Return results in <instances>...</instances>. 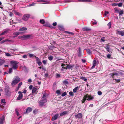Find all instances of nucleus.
Listing matches in <instances>:
<instances>
[{
    "label": "nucleus",
    "mask_w": 124,
    "mask_h": 124,
    "mask_svg": "<svg viewBox=\"0 0 124 124\" xmlns=\"http://www.w3.org/2000/svg\"><path fill=\"white\" fill-rule=\"evenodd\" d=\"M98 94L99 95H101L102 94V92L100 91H99L98 92Z\"/></svg>",
    "instance_id": "51"
},
{
    "label": "nucleus",
    "mask_w": 124,
    "mask_h": 124,
    "mask_svg": "<svg viewBox=\"0 0 124 124\" xmlns=\"http://www.w3.org/2000/svg\"><path fill=\"white\" fill-rule=\"evenodd\" d=\"M5 95L7 97H9L11 95V92L10 89L8 85L6 86L4 89Z\"/></svg>",
    "instance_id": "1"
},
{
    "label": "nucleus",
    "mask_w": 124,
    "mask_h": 124,
    "mask_svg": "<svg viewBox=\"0 0 124 124\" xmlns=\"http://www.w3.org/2000/svg\"><path fill=\"white\" fill-rule=\"evenodd\" d=\"M108 11H105V13H104V15L105 16H107V14H108Z\"/></svg>",
    "instance_id": "58"
},
{
    "label": "nucleus",
    "mask_w": 124,
    "mask_h": 124,
    "mask_svg": "<svg viewBox=\"0 0 124 124\" xmlns=\"http://www.w3.org/2000/svg\"><path fill=\"white\" fill-rule=\"evenodd\" d=\"M61 90H57L56 91V93H57L58 95H60L61 94Z\"/></svg>",
    "instance_id": "28"
},
{
    "label": "nucleus",
    "mask_w": 124,
    "mask_h": 124,
    "mask_svg": "<svg viewBox=\"0 0 124 124\" xmlns=\"http://www.w3.org/2000/svg\"><path fill=\"white\" fill-rule=\"evenodd\" d=\"M15 14L16 15H17L19 16H20L22 15V14L20 13L19 12H15Z\"/></svg>",
    "instance_id": "36"
},
{
    "label": "nucleus",
    "mask_w": 124,
    "mask_h": 124,
    "mask_svg": "<svg viewBox=\"0 0 124 124\" xmlns=\"http://www.w3.org/2000/svg\"><path fill=\"white\" fill-rule=\"evenodd\" d=\"M15 111L16 113L17 116H18L19 115V114L18 112V110L17 108H16L15 110Z\"/></svg>",
    "instance_id": "23"
},
{
    "label": "nucleus",
    "mask_w": 124,
    "mask_h": 124,
    "mask_svg": "<svg viewBox=\"0 0 124 124\" xmlns=\"http://www.w3.org/2000/svg\"><path fill=\"white\" fill-rule=\"evenodd\" d=\"M87 98H88L87 99V100L90 101L93 99L94 98V97L91 96H90L88 94H87L86 95L84 96L82 100L81 101L82 103H84L86 100Z\"/></svg>",
    "instance_id": "3"
},
{
    "label": "nucleus",
    "mask_w": 124,
    "mask_h": 124,
    "mask_svg": "<svg viewBox=\"0 0 124 124\" xmlns=\"http://www.w3.org/2000/svg\"><path fill=\"white\" fill-rule=\"evenodd\" d=\"M32 37L31 35L30 34L23 35V40L26 39L30 38Z\"/></svg>",
    "instance_id": "7"
},
{
    "label": "nucleus",
    "mask_w": 124,
    "mask_h": 124,
    "mask_svg": "<svg viewBox=\"0 0 124 124\" xmlns=\"http://www.w3.org/2000/svg\"><path fill=\"white\" fill-rule=\"evenodd\" d=\"M109 46L107 44H106L105 45V46H104V47L107 50V49H108V48H109Z\"/></svg>",
    "instance_id": "33"
},
{
    "label": "nucleus",
    "mask_w": 124,
    "mask_h": 124,
    "mask_svg": "<svg viewBox=\"0 0 124 124\" xmlns=\"http://www.w3.org/2000/svg\"><path fill=\"white\" fill-rule=\"evenodd\" d=\"M78 56L79 57H80L81 55V50L80 47H79L78 48Z\"/></svg>",
    "instance_id": "13"
},
{
    "label": "nucleus",
    "mask_w": 124,
    "mask_h": 124,
    "mask_svg": "<svg viewBox=\"0 0 124 124\" xmlns=\"http://www.w3.org/2000/svg\"><path fill=\"white\" fill-rule=\"evenodd\" d=\"M34 57L36 58V61L37 62L40 61V59L38 57H36V56H35Z\"/></svg>",
    "instance_id": "37"
},
{
    "label": "nucleus",
    "mask_w": 124,
    "mask_h": 124,
    "mask_svg": "<svg viewBox=\"0 0 124 124\" xmlns=\"http://www.w3.org/2000/svg\"><path fill=\"white\" fill-rule=\"evenodd\" d=\"M81 79L84 80L86 82L87 81V79L85 78V77H82L80 78Z\"/></svg>",
    "instance_id": "27"
},
{
    "label": "nucleus",
    "mask_w": 124,
    "mask_h": 124,
    "mask_svg": "<svg viewBox=\"0 0 124 124\" xmlns=\"http://www.w3.org/2000/svg\"><path fill=\"white\" fill-rule=\"evenodd\" d=\"M29 56L30 57H34L35 55H34V54H29Z\"/></svg>",
    "instance_id": "43"
},
{
    "label": "nucleus",
    "mask_w": 124,
    "mask_h": 124,
    "mask_svg": "<svg viewBox=\"0 0 124 124\" xmlns=\"http://www.w3.org/2000/svg\"><path fill=\"white\" fill-rule=\"evenodd\" d=\"M1 102L3 103H6L5 101V99H2L1 100Z\"/></svg>",
    "instance_id": "44"
},
{
    "label": "nucleus",
    "mask_w": 124,
    "mask_h": 124,
    "mask_svg": "<svg viewBox=\"0 0 124 124\" xmlns=\"http://www.w3.org/2000/svg\"><path fill=\"white\" fill-rule=\"evenodd\" d=\"M8 30H6L5 31H3V32H2V33L0 34V35H4L5 34H7L8 32Z\"/></svg>",
    "instance_id": "19"
},
{
    "label": "nucleus",
    "mask_w": 124,
    "mask_h": 124,
    "mask_svg": "<svg viewBox=\"0 0 124 124\" xmlns=\"http://www.w3.org/2000/svg\"><path fill=\"white\" fill-rule=\"evenodd\" d=\"M78 88V86L76 87L74 89H73V92L74 93H76Z\"/></svg>",
    "instance_id": "34"
},
{
    "label": "nucleus",
    "mask_w": 124,
    "mask_h": 124,
    "mask_svg": "<svg viewBox=\"0 0 124 124\" xmlns=\"http://www.w3.org/2000/svg\"><path fill=\"white\" fill-rule=\"evenodd\" d=\"M86 51L88 54H90L91 53V51L90 49H86Z\"/></svg>",
    "instance_id": "30"
},
{
    "label": "nucleus",
    "mask_w": 124,
    "mask_h": 124,
    "mask_svg": "<svg viewBox=\"0 0 124 124\" xmlns=\"http://www.w3.org/2000/svg\"><path fill=\"white\" fill-rule=\"evenodd\" d=\"M37 63H38V65L39 66H40L42 64L41 62L40 61L38 62H37Z\"/></svg>",
    "instance_id": "50"
},
{
    "label": "nucleus",
    "mask_w": 124,
    "mask_h": 124,
    "mask_svg": "<svg viewBox=\"0 0 124 124\" xmlns=\"http://www.w3.org/2000/svg\"><path fill=\"white\" fill-rule=\"evenodd\" d=\"M93 65L91 67V69H93L96 66V61L95 60H94L93 62Z\"/></svg>",
    "instance_id": "15"
},
{
    "label": "nucleus",
    "mask_w": 124,
    "mask_h": 124,
    "mask_svg": "<svg viewBox=\"0 0 124 124\" xmlns=\"http://www.w3.org/2000/svg\"><path fill=\"white\" fill-rule=\"evenodd\" d=\"M92 23L93 24H96L97 23L96 21H95L94 22H93Z\"/></svg>",
    "instance_id": "63"
},
{
    "label": "nucleus",
    "mask_w": 124,
    "mask_h": 124,
    "mask_svg": "<svg viewBox=\"0 0 124 124\" xmlns=\"http://www.w3.org/2000/svg\"><path fill=\"white\" fill-rule=\"evenodd\" d=\"M118 33L119 35L121 36H123L124 35V31H118Z\"/></svg>",
    "instance_id": "20"
},
{
    "label": "nucleus",
    "mask_w": 124,
    "mask_h": 124,
    "mask_svg": "<svg viewBox=\"0 0 124 124\" xmlns=\"http://www.w3.org/2000/svg\"><path fill=\"white\" fill-rule=\"evenodd\" d=\"M27 30V28L25 27H23L20 28L19 30V31H26Z\"/></svg>",
    "instance_id": "21"
},
{
    "label": "nucleus",
    "mask_w": 124,
    "mask_h": 124,
    "mask_svg": "<svg viewBox=\"0 0 124 124\" xmlns=\"http://www.w3.org/2000/svg\"><path fill=\"white\" fill-rule=\"evenodd\" d=\"M114 80H115L116 82H118L120 81V79H114Z\"/></svg>",
    "instance_id": "57"
},
{
    "label": "nucleus",
    "mask_w": 124,
    "mask_h": 124,
    "mask_svg": "<svg viewBox=\"0 0 124 124\" xmlns=\"http://www.w3.org/2000/svg\"><path fill=\"white\" fill-rule=\"evenodd\" d=\"M73 66V65H68L66 67H65V68L66 69H70L72 68Z\"/></svg>",
    "instance_id": "16"
},
{
    "label": "nucleus",
    "mask_w": 124,
    "mask_h": 124,
    "mask_svg": "<svg viewBox=\"0 0 124 124\" xmlns=\"http://www.w3.org/2000/svg\"><path fill=\"white\" fill-rule=\"evenodd\" d=\"M6 40L7 41H8L9 42H12V41L11 40H9L8 39H6Z\"/></svg>",
    "instance_id": "62"
},
{
    "label": "nucleus",
    "mask_w": 124,
    "mask_h": 124,
    "mask_svg": "<svg viewBox=\"0 0 124 124\" xmlns=\"http://www.w3.org/2000/svg\"><path fill=\"white\" fill-rule=\"evenodd\" d=\"M123 10H121L119 12V15H122L123 14Z\"/></svg>",
    "instance_id": "46"
},
{
    "label": "nucleus",
    "mask_w": 124,
    "mask_h": 124,
    "mask_svg": "<svg viewBox=\"0 0 124 124\" xmlns=\"http://www.w3.org/2000/svg\"><path fill=\"white\" fill-rule=\"evenodd\" d=\"M67 95V93L66 92H64L63 93H62V96H64Z\"/></svg>",
    "instance_id": "56"
},
{
    "label": "nucleus",
    "mask_w": 124,
    "mask_h": 124,
    "mask_svg": "<svg viewBox=\"0 0 124 124\" xmlns=\"http://www.w3.org/2000/svg\"><path fill=\"white\" fill-rule=\"evenodd\" d=\"M59 115V114H55L54 116H52V120L53 121L56 120L57 118Z\"/></svg>",
    "instance_id": "10"
},
{
    "label": "nucleus",
    "mask_w": 124,
    "mask_h": 124,
    "mask_svg": "<svg viewBox=\"0 0 124 124\" xmlns=\"http://www.w3.org/2000/svg\"><path fill=\"white\" fill-rule=\"evenodd\" d=\"M82 113H79L77 115L75 116V118L80 119L82 117Z\"/></svg>",
    "instance_id": "9"
},
{
    "label": "nucleus",
    "mask_w": 124,
    "mask_h": 124,
    "mask_svg": "<svg viewBox=\"0 0 124 124\" xmlns=\"http://www.w3.org/2000/svg\"><path fill=\"white\" fill-rule=\"evenodd\" d=\"M32 110V108L30 107H28L27 108L26 111L24 113V114H28V113H30L31 112Z\"/></svg>",
    "instance_id": "8"
},
{
    "label": "nucleus",
    "mask_w": 124,
    "mask_h": 124,
    "mask_svg": "<svg viewBox=\"0 0 124 124\" xmlns=\"http://www.w3.org/2000/svg\"><path fill=\"white\" fill-rule=\"evenodd\" d=\"M23 58H27V55H24L23 56Z\"/></svg>",
    "instance_id": "61"
},
{
    "label": "nucleus",
    "mask_w": 124,
    "mask_h": 124,
    "mask_svg": "<svg viewBox=\"0 0 124 124\" xmlns=\"http://www.w3.org/2000/svg\"><path fill=\"white\" fill-rule=\"evenodd\" d=\"M62 60H64V61H62V62L63 63H66L67 62V60L66 59H62Z\"/></svg>",
    "instance_id": "42"
},
{
    "label": "nucleus",
    "mask_w": 124,
    "mask_h": 124,
    "mask_svg": "<svg viewBox=\"0 0 124 124\" xmlns=\"http://www.w3.org/2000/svg\"><path fill=\"white\" fill-rule=\"evenodd\" d=\"M93 65L91 67V69H93L96 66V61L95 60H94L93 62Z\"/></svg>",
    "instance_id": "14"
},
{
    "label": "nucleus",
    "mask_w": 124,
    "mask_h": 124,
    "mask_svg": "<svg viewBox=\"0 0 124 124\" xmlns=\"http://www.w3.org/2000/svg\"><path fill=\"white\" fill-rule=\"evenodd\" d=\"M20 78L18 76L15 77L11 83V85L13 87L14 86L20 81Z\"/></svg>",
    "instance_id": "2"
},
{
    "label": "nucleus",
    "mask_w": 124,
    "mask_h": 124,
    "mask_svg": "<svg viewBox=\"0 0 124 124\" xmlns=\"http://www.w3.org/2000/svg\"><path fill=\"white\" fill-rule=\"evenodd\" d=\"M20 32H16L14 33L13 34V35L15 36L13 37V38H15L19 35Z\"/></svg>",
    "instance_id": "17"
},
{
    "label": "nucleus",
    "mask_w": 124,
    "mask_h": 124,
    "mask_svg": "<svg viewBox=\"0 0 124 124\" xmlns=\"http://www.w3.org/2000/svg\"><path fill=\"white\" fill-rule=\"evenodd\" d=\"M78 0L87 2H91L92 1L91 0Z\"/></svg>",
    "instance_id": "18"
},
{
    "label": "nucleus",
    "mask_w": 124,
    "mask_h": 124,
    "mask_svg": "<svg viewBox=\"0 0 124 124\" xmlns=\"http://www.w3.org/2000/svg\"><path fill=\"white\" fill-rule=\"evenodd\" d=\"M68 114V112L67 111H64L62 112V116L66 115Z\"/></svg>",
    "instance_id": "29"
},
{
    "label": "nucleus",
    "mask_w": 124,
    "mask_h": 124,
    "mask_svg": "<svg viewBox=\"0 0 124 124\" xmlns=\"http://www.w3.org/2000/svg\"><path fill=\"white\" fill-rule=\"evenodd\" d=\"M114 4H115V6H116L117 5L119 7H121L122 5V3H120L118 4H116V3H114Z\"/></svg>",
    "instance_id": "31"
},
{
    "label": "nucleus",
    "mask_w": 124,
    "mask_h": 124,
    "mask_svg": "<svg viewBox=\"0 0 124 124\" xmlns=\"http://www.w3.org/2000/svg\"><path fill=\"white\" fill-rule=\"evenodd\" d=\"M46 98V96L44 94L41 98L42 100L39 101V104L41 106H43L44 103L47 102V100Z\"/></svg>",
    "instance_id": "5"
},
{
    "label": "nucleus",
    "mask_w": 124,
    "mask_h": 124,
    "mask_svg": "<svg viewBox=\"0 0 124 124\" xmlns=\"http://www.w3.org/2000/svg\"><path fill=\"white\" fill-rule=\"evenodd\" d=\"M19 93H21L18 95L17 98V99L18 100H20L23 97V94L21 93V92H18Z\"/></svg>",
    "instance_id": "11"
},
{
    "label": "nucleus",
    "mask_w": 124,
    "mask_h": 124,
    "mask_svg": "<svg viewBox=\"0 0 124 124\" xmlns=\"http://www.w3.org/2000/svg\"><path fill=\"white\" fill-rule=\"evenodd\" d=\"M107 57L108 59H110L111 57V54H109L107 55Z\"/></svg>",
    "instance_id": "47"
},
{
    "label": "nucleus",
    "mask_w": 124,
    "mask_h": 124,
    "mask_svg": "<svg viewBox=\"0 0 124 124\" xmlns=\"http://www.w3.org/2000/svg\"><path fill=\"white\" fill-rule=\"evenodd\" d=\"M6 41H7L6 40V39H5V40H3L2 41H1V42H0V43L1 44H2Z\"/></svg>",
    "instance_id": "53"
},
{
    "label": "nucleus",
    "mask_w": 124,
    "mask_h": 124,
    "mask_svg": "<svg viewBox=\"0 0 124 124\" xmlns=\"http://www.w3.org/2000/svg\"><path fill=\"white\" fill-rule=\"evenodd\" d=\"M82 29L83 31H91V29L87 27H85L83 28H82Z\"/></svg>",
    "instance_id": "12"
},
{
    "label": "nucleus",
    "mask_w": 124,
    "mask_h": 124,
    "mask_svg": "<svg viewBox=\"0 0 124 124\" xmlns=\"http://www.w3.org/2000/svg\"><path fill=\"white\" fill-rule=\"evenodd\" d=\"M106 50L107 51L109 52V53H111L112 52L110 50V48H108V49H107Z\"/></svg>",
    "instance_id": "55"
},
{
    "label": "nucleus",
    "mask_w": 124,
    "mask_h": 124,
    "mask_svg": "<svg viewBox=\"0 0 124 124\" xmlns=\"http://www.w3.org/2000/svg\"><path fill=\"white\" fill-rule=\"evenodd\" d=\"M109 28L110 29L111 27V23L110 22H109L107 24Z\"/></svg>",
    "instance_id": "39"
},
{
    "label": "nucleus",
    "mask_w": 124,
    "mask_h": 124,
    "mask_svg": "<svg viewBox=\"0 0 124 124\" xmlns=\"http://www.w3.org/2000/svg\"><path fill=\"white\" fill-rule=\"evenodd\" d=\"M64 33H67L69 34H71L72 35H74V33L72 32H69L68 31H65L64 32Z\"/></svg>",
    "instance_id": "25"
},
{
    "label": "nucleus",
    "mask_w": 124,
    "mask_h": 124,
    "mask_svg": "<svg viewBox=\"0 0 124 124\" xmlns=\"http://www.w3.org/2000/svg\"><path fill=\"white\" fill-rule=\"evenodd\" d=\"M63 83L65 84H68V81L66 80H65L63 81Z\"/></svg>",
    "instance_id": "49"
},
{
    "label": "nucleus",
    "mask_w": 124,
    "mask_h": 124,
    "mask_svg": "<svg viewBox=\"0 0 124 124\" xmlns=\"http://www.w3.org/2000/svg\"><path fill=\"white\" fill-rule=\"evenodd\" d=\"M101 41L104 42L105 41V38L104 37H102L101 39Z\"/></svg>",
    "instance_id": "54"
},
{
    "label": "nucleus",
    "mask_w": 124,
    "mask_h": 124,
    "mask_svg": "<svg viewBox=\"0 0 124 124\" xmlns=\"http://www.w3.org/2000/svg\"><path fill=\"white\" fill-rule=\"evenodd\" d=\"M35 4V3H32V4H29V7L34 6V5Z\"/></svg>",
    "instance_id": "60"
},
{
    "label": "nucleus",
    "mask_w": 124,
    "mask_h": 124,
    "mask_svg": "<svg viewBox=\"0 0 124 124\" xmlns=\"http://www.w3.org/2000/svg\"><path fill=\"white\" fill-rule=\"evenodd\" d=\"M70 95L72 96H73L74 95V94L73 93L72 91H70L69 92V93Z\"/></svg>",
    "instance_id": "40"
},
{
    "label": "nucleus",
    "mask_w": 124,
    "mask_h": 124,
    "mask_svg": "<svg viewBox=\"0 0 124 124\" xmlns=\"http://www.w3.org/2000/svg\"><path fill=\"white\" fill-rule=\"evenodd\" d=\"M5 54L7 56H11L10 54L8 53H6Z\"/></svg>",
    "instance_id": "45"
},
{
    "label": "nucleus",
    "mask_w": 124,
    "mask_h": 124,
    "mask_svg": "<svg viewBox=\"0 0 124 124\" xmlns=\"http://www.w3.org/2000/svg\"><path fill=\"white\" fill-rule=\"evenodd\" d=\"M13 15V14L12 12H10L9 14V16H12Z\"/></svg>",
    "instance_id": "64"
},
{
    "label": "nucleus",
    "mask_w": 124,
    "mask_h": 124,
    "mask_svg": "<svg viewBox=\"0 0 124 124\" xmlns=\"http://www.w3.org/2000/svg\"><path fill=\"white\" fill-rule=\"evenodd\" d=\"M60 77V75L59 74H56V77L57 78H58Z\"/></svg>",
    "instance_id": "59"
},
{
    "label": "nucleus",
    "mask_w": 124,
    "mask_h": 124,
    "mask_svg": "<svg viewBox=\"0 0 124 124\" xmlns=\"http://www.w3.org/2000/svg\"><path fill=\"white\" fill-rule=\"evenodd\" d=\"M57 23L56 22H54L53 23V25L54 26H55L57 25Z\"/></svg>",
    "instance_id": "52"
},
{
    "label": "nucleus",
    "mask_w": 124,
    "mask_h": 124,
    "mask_svg": "<svg viewBox=\"0 0 124 124\" xmlns=\"http://www.w3.org/2000/svg\"><path fill=\"white\" fill-rule=\"evenodd\" d=\"M5 63V61L4 60H1L0 61V66L2 65Z\"/></svg>",
    "instance_id": "22"
},
{
    "label": "nucleus",
    "mask_w": 124,
    "mask_h": 124,
    "mask_svg": "<svg viewBox=\"0 0 124 124\" xmlns=\"http://www.w3.org/2000/svg\"><path fill=\"white\" fill-rule=\"evenodd\" d=\"M37 91V89L36 88L34 87L32 89V93H34L36 91Z\"/></svg>",
    "instance_id": "24"
},
{
    "label": "nucleus",
    "mask_w": 124,
    "mask_h": 124,
    "mask_svg": "<svg viewBox=\"0 0 124 124\" xmlns=\"http://www.w3.org/2000/svg\"><path fill=\"white\" fill-rule=\"evenodd\" d=\"M18 62L16 61H12L10 62V64L12 68L14 70H16L18 67L17 64Z\"/></svg>",
    "instance_id": "4"
},
{
    "label": "nucleus",
    "mask_w": 124,
    "mask_h": 124,
    "mask_svg": "<svg viewBox=\"0 0 124 124\" xmlns=\"http://www.w3.org/2000/svg\"><path fill=\"white\" fill-rule=\"evenodd\" d=\"M12 68H10L9 69L8 71V73H11L12 72Z\"/></svg>",
    "instance_id": "41"
},
{
    "label": "nucleus",
    "mask_w": 124,
    "mask_h": 124,
    "mask_svg": "<svg viewBox=\"0 0 124 124\" xmlns=\"http://www.w3.org/2000/svg\"><path fill=\"white\" fill-rule=\"evenodd\" d=\"M30 15L28 14L24 15L22 17V19L24 21H27L30 18Z\"/></svg>",
    "instance_id": "6"
},
{
    "label": "nucleus",
    "mask_w": 124,
    "mask_h": 124,
    "mask_svg": "<svg viewBox=\"0 0 124 124\" xmlns=\"http://www.w3.org/2000/svg\"><path fill=\"white\" fill-rule=\"evenodd\" d=\"M58 28L60 31L62 30V26L61 25H58Z\"/></svg>",
    "instance_id": "32"
},
{
    "label": "nucleus",
    "mask_w": 124,
    "mask_h": 124,
    "mask_svg": "<svg viewBox=\"0 0 124 124\" xmlns=\"http://www.w3.org/2000/svg\"><path fill=\"white\" fill-rule=\"evenodd\" d=\"M53 57L52 56H49L48 57V58L49 60H50V61H51L52 60V59H53Z\"/></svg>",
    "instance_id": "38"
},
{
    "label": "nucleus",
    "mask_w": 124,
    "mask_h": 124,
    "mask_svg": "<svg viewBox=\"0 0 124 124\" xmlns=\"http://www.w3.org/2000/svg\"><path fill=\"white\" fill-rule=\"evenodd\" d=\"M22 82H21L18 85V87H17V89H18L21 86V85H22Z\"/></svg>",
    "instance_id": "35"
},
{
    "label": "nucleus",
    "mask_w": 124,
    "mask_h": 124,
    "mask_svg": "<svg viewBox=\"0 0 124 124\" xmlns=\"http://www.w3.org/2000/svg\"><path fill=\"white\" fill-rule=\"evenodd\" d=\"M42 62L44 64H46L47 61L46 60H44Z\"/></svg>",
    "instance_id": "48"
},
{
    "label": "nucleus",
    "mask_w": 124,
    "mask_h": 124,
    "mask_svg": "<svg viewBox=\"0 0 124 124\" xmlns=\"http://www.w3.org/2000/svg\"><path fill=\"white\" fill-rule=\"evenodd\" d=\"M39 22L41 24H44L45 23V21L44 19H41L40 20Z\"/></svg>",
    "instance_id": "26"
}]
</instances>
